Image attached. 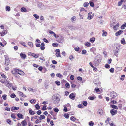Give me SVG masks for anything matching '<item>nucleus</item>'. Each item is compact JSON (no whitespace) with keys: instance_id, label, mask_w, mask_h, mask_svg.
Masks as SVG:
<instances>
[{"instance_id":"423d86ee","label":"nucleus","mask_w":126,"mask_h":126,"mask_svg":"<svg viewBox=\"0 0 126 126\" xmlns=\"http://www.w3.org/2000/svg\"><path fill=\"white\" fill-rule=\"evenodd\" d=\"M5 65L6 66L8 65L9 64V60L7 56L5 57Z\"/></svg>"},{"instance_id":"ea45409f","label":"nucleus","mask_w":126,"mask_h":126,"mask_svg":"<svg viewBox=\"0 0 126 126\" xmlns=\"http://www.w3.org/2000/svg\"><path fill=\"white\" fill-rule=\"evenodd\" d=\"M57 77H59L60 78H61L62 76L60 73H57L56 75Z\"/></svg>"},{"instance_id":"ddd939ff","label":"nucleus","mask_w":126,"mask_h":126,"mask_svg":"<svg viewBox=\"0 0 126 126\" xmlns=\"http://www.w3.org/2000/svg\"><path fill=\"white\" fill-rule=\"evenodd\" d=\"M92 14V12H91L89 13L88 14V17L87 19L89 20H90L93 18L92 16L91 15Z\"/></svg>"},{"instance_id":"c9c22d12","label":"nucleus","mask_w":126,"mask_h":126,"mask_svg":"<svg viewBox=\"0 0 126 126\" xmlns=\"http://www.w3.org/2000/svg\"><path fill=\"white\" fill-rule=\"evenodd\" d=\"M89 3L90 5L92 7H93L94 6V4L93 2H92L91 1H90L89 2Z\"/></svg>"},{"instance_id":"5701e85b","label":"nucleus","mask_w":126,"mask_h":126,"mask_svg":"<svg viewBox=\"0 0 126 126\" xmlns=\"http://www.w3.org/2000/svg\"><path fill=\"white\" fill-rule=\"evenodd\" d=\"M11 73L14 74H15L16 73V68H14L11 71Z\"/></svg>"},{"instance_id":"b1692460","label":"nucleus","mask_w":126,"mask_h":126,"mask_svg":"<svg viewBox=\"0 0 126 126\" xmlns=\"http://www.w3.org/2000/svg\"><path fill=\"white\" fill-rule=\"evenodd\" d=\"M17 116L20 119H23V115L20 113H18L17 114Z\"/></svg>"},{"instance_id":"a211bd4d","label":"nucleus","mask_w":126,"mask_h":126,"mask_svg":"<svg viewBox=\"0 0 126 126\" xmlns=\"http://www.w3.org/2000/svg\"><path fill=\"white\" fill-rule=\"evenodd\" d=\"M21 124L23 126H25L27 125V123L25 120H24L22 122Z\"/></svg>"},{"instance_id":"c756f323","label":"nucleus","mask_w":126,"mask_h":126,"mask_svg":"<svg viewBox=\"0 0 126 126\" xmlns=\"http://www.w3.org/2000/svg\"><path fill=\"white\" fill-rule=\"evenodd\" d=\"M96 98V97L95 96H90L88 98L89 99L91 100H93L95 99Z\"/></svg>"},{"instance_id":"bf43d9fd","label":"nucleus","mask_w":126,"mask_h":126,"mask_svg":"<svg viewBox=\"0 0 126 126\" xmlns=\"http://www.w3.org/2000/svg\"><path fill=\"white\" fill-rule=\"evenodd\" d=\"M64 116L65 118L66 119H68L69 118V114H64Z\"/></svg>"},{"instance_id":"338daca9","label":"nucleus","mask_w":126,"mask_h":126,"mask_svg":"<svg viewBox=\"0 0 126 126\" xmlns=\"http://www.w3.org/2000/svg\"><path fill=\"white\" fill-rule=\"evenodd\" d=\"M43 40L44 42L47 43H48L49 42L45 38H44Z\"/></svg>"},{"instance_id":"69168bd1","label":"nucleus","mask_w":126,"mask_h":126,"mask_svg":"<svg viewBox=\"0 0 126 126\" xmlns=\"http://www.w3.org/2000/svg\"><path fill=\"white\" fill-rule=\"evenodd\" d=\"M114 69L113 68H111L110 70V72L111 73H113L114 72Z\"/></svg>"},{"instance_id":"a18cd8bd","label":"nucleus","mask_w":126,"mask_h":126,"mask_svg":"<svg viewBox=\"0 0 126 126\" xmlns=\"http://www.w3.org/2000/svg\"><path fill=\"white\" fill-rule=\"evenodd\" d=\"M28 45L31 47H32L33 46V43L31 42H29L28 43Z\"/></svg>"},{"instance_id":"39448f33","label":"nucleus","mask_w":126,"mask_h":126,"mask_svg":"<svg viewBox=\"0 0 126 126\" xmlns=\"http://www.w3.org/2000/svg\"><path fill=\"white\" fill-rule=\"evenodd\" d=\"M57 41L61 43H63L64 41L63 37L62 36H59L58 35H57V38L56 39Z\"/></svg>"},{"instance_id":"aec40b11","label":"nucleus","mask_w":126,"mask_h":126,"mask_svg":"<svg viewBox=\"0 0 126 126\" xmlns=\"http://www.w3.org/2000/svg\"><path fill=\"white\" fill-rule=\"evenodd\" d=\"M19 94L22 97H25L26 96L25 95H24L20 91L19 92Z\"/></svg>"},{"instance_id":"7ed1b4c3","label":"nucleus","mask_w":126,"mask_h":126,"mask_svg":"<svg viewBox=\"0 0 126 126\" xmlns=\"http://www.w3.org/2000/svg\"><path fill=\"white\" fill-rule=\"evenodd\" d=\"M118 46H117L114 50V53L115 55L117 57H118V53L119 51V49L120 48V46L119 45H117Z\"/></svg>"},{"instance_id":"f8f14e48","label":"nucleus","mask_w":126,"mask_h":126,"mask_svg":"<svg viewBox=\"0 0 126 126\" xmlns=\"http://www.w3.org/2000/svg\"><path fill=\"white\" fill-rule=\"evenodd\" d=\"M123 31L120 30L119 31L115 33V35L116 36L120 35L123 32Z\"/></svg>"},{"instance_id":"473e14b6","label":"nucleus","mask_w":126,"mask_h":126,"mask_svg":"<svg viewBox=\"0 0 126 126\" xmlns=\"http://www.w3.org/2000/svg\"><path fill=\"white\" fill-rule=\"evenodd\" d=\"M21 12H26L27 11V10L24 7H22L21 9Z\"/></svg>"},{"instance_id":"c85d7f7f","label":"nucleus","mask_w":126,"mask_h":126,"mask_svg":"<svg viewBox=\"0 0 126 126\" xmlns=\"http://www.w3.org/2000/svg\"><path fill=\"white\" fill-rule=\"evenodd\" d=\"M119 26V24L118 23H117V24L113 27V28L115 30H117V28Z\"/></svg>"},{"instance_id":"393cba45","label":"nucleus","mask_w":126,"mask_h":126,"mask_svg":"<svg viewBox=\"0 0 126 126\" xmlns=\"http://www.w3.org/2000/svg\"><path fill=\"white\" fill-rule=\"evenodd\" d=\"M96 51V49L94 47H92L90 49V51L91 52H93V53Z\"/></svg>"},{"instance_id":"0e129e2a","label":"nucleus","mask_w":126,"mask_h":126,"mask_svg":"<svg viewBox=\"0 0 126 126\" xmlns=\"http://www.w3.org/2000/svg\"><path fill=\"white\" fill-rule=\"evenodd\" d=\"M11 117L14 119L16 118V116L14 114H11Z\"/></svg>"},{"instance_id":"e433bc0d","label":"nucleus","mask_w":126,"mask_h":126,"mask_svg":"<svg viewBox=\"0 0 126 126\" xmlns=\"http://www.w3.org/2000/svg\"><path fill=\"white\" fill-rule=\"evenodd\" d=\"M6 10L7 11H9L10 10V8L9 6H6Z\"/></svg>"},{"instance_id":"49530a36","label":"nucleus","mask_w":126,"mask_h":126,"mask_svg":"<svg viewBox=\"0 0 126 126\" xmlns=\"http://www.w3.org/2000/svg\"><path fill=\"white\" fill-rule=\"evenodd\" d=\"M82 104L84 106H86L87 105V103L86 101H84L83 102Z\"/></svg>"},{"instance_id":"2f4dec72","label":"nucleus","mask_w":126,"mask_h":126,"mask_svg":"<svg viewBox=\"0 0 126 126\" xmlns=\"http://www.w3.org/2000/svg\"><path fill=\"white\" fill-rule=\"evenodd\" d=\"M110 120V118H108L105 121V123L107 124H108L109 123V121Z\"/></svg>"},{"instance_id":"72a5a7b5","label":"nucleus","mask_w":126,"mask_h":126,"mask_svg":"<svg viewBox=\"0 0 126 126\" xmlns=\"http://www.w3.org/2000/svg\"><path fill=\"white\" fill-rule=\"evenodd\" d=\"M70 120L73 121H75L76 120V119L74 116H71L70 118Z\"/></svg>"},{"instance_id":"680f3d73","label":"nucleus","mask_w":126,"mask_h":126,"mask_svg":"<svg viewBox=\"0 0 126 126\" xmlns=\"http://www.w3.org/2000/svg\"><path fill=\"white\" fill-rule=\"evenodd\" d=\"M41 113V111L40 110H39L37 111L36 112L37 114L38 115H40Z\"/></svg>"},{"instance_id":"6ab92c4d","label":"nucleus","mask_w":126,"mask_h":126,"mask_svg":"<svg viewBox=\"0 0 126 126\" xmlns=\"http://www.w3.org/2000/svg\"><path fill=\"white\" fill-rule=\"evenodd\" d=\"M95 40V38L94 37H93L90 39L89 40V41L90 42L93 43L94 42Z\"/></svg>"},{"instance_id":"f3484780","label":"nucleus","mask_w":126,"mask_h":126,"mask_svg":"<svg viewBox=\"0 0 126 126\" xmlns=\"http://www.w3.org/2000/svg\"><path fill=\"white\" fill-rule=\"evenodd\" d=\"M7 31L6 30H5L4 31H3L1 32L0 33V34H1L2 36H3L6 34L7 33Z\"/></svg>"},{"instance_id":"5fc2aeb1","label":"nucleus","mask_w":126,"mask_h":126,"mask_svg":"<svg viewBox=\"0 0 126 126\" xmlns=\"http://www.w3.org/2000/svg\"><path fill=\"white\" fill-rule=\"evenodd\" d=\"M6 96L7 95L6 94H4L2 96L3 99L4 100H6Z\"/></svg>"},{"instance_id":"79ce46f5","label":"nucleus","mask_w":126,"mask_h":126,"mask_svg":"<svg viewBox=\"0 0 126 126\" xmlns=\"http://www.w3.org/2000/svg\"><path fill=\"white\" fill-rule=\"evenodd\" d=\"M94 122L92 121L90 122L89 123V125L90 126H93L94 125Z\"/></svg>"},{"instance_id":"6e6d98bb","label":"nucleus","mask_w":126,"mask_h":126,"mask_svg":"<svg viewBox=\"0 0 126 126\" xmlns=\"http://www.w3.org/2000/svg\"><path fill=\"white\" fill-rule=\"evenodd\" d=\"M105 67L106 68L109 69L110 68V65L108 64H106L105 65Z\"/></svg>"},{"instance_id":"e2e57ef3","label":"nucleus","mask_w":126,"mask_h":126,"mask_svg":"<svg viewBox=\"0 0 126 126\" xmlns=\"http://www.w3.org/2000/svg\"><path fill=\"white\" fill-rule=\"evenodd\" d=\"M87 52L86 50H83L82 51V53L83 54H85Z\"/></svg>"},{"instance_id":"37998d69","label":"nucleus","mask_w":126,"mask_h":126,"mask_svg":"<svg viewBox=\"0 0 126 126\" xmlns=\"http://www.w3.org/2000/svg\"><path fill=\"white\" fill-rule=\"evenodd\" d=\"M33 16L36 18V19H38L39 18V16L37 14H34Z\"/></svg>"},{"instance_id":"2eb2a0df","label":"nucleus","mask_w":126,"mask_h":126,"mask_svg":"<svg viewBox=\"0 0 126 126\" xmlns=\"http://www.w3.org/2000/svg\"><path fill=\"white\" fill-rule=\"evenodd\" d=\"M19 109V107H12V108L11 109V111H13V110H17Z\"/></svg>"},{"instance_id":"a878e982","label":"nucleus","mask_w":126,"mask_h":126,"mask_svg":"<svg viewBox=\"0 0 126 126\" xmlns=\"http://www.w3.org/2000/svg\"><path fill=\"white\" fill-rule=\"evenodd\" d=\"M85 45L87 47H90L91 46V44L90 42H87L85 43Z\"/></svg>"},{"instance_id":"4be33fe9","label":"nucleus","mask_w":126,"mask_h":126,"mask_svg":"<svg viewBox=\"0 0 126 126\" xmlns=\"http://www.w3.org/2000/svg\"><path fill=\"white\" fill-rule=\"evenodd\" d=\"M110 106L112 108L116 109H118V107L114 105H110Z\"/></svg>"},{"instance_id":"4c0bfd02","label":"nucleus","mask_w":126,"mask_h":126,"mask_svg":"<svg viewBox=\"0 0 126 126\" xmlns=\"http://www.w3.org/2000/svg\"><path fill=\"white\" fill-rule=\"evenodd\" d=\"M10 96L11 98H14L16 97V95L14 94L13 93L10 95Z\"/></svg>"},{"instance_id":"dca6fc26","label":"nucleus","mask_w":126,"mask_h":126,"mask_svg":"<svg viewBox=\"0 0 126 126\" xmlns=\"http://www.w3.org/2000/svg\"><path fill=\"white\" fill-rule=\"evenodd\" d=\"M20 55L21 57L23 59H25L26 57V54H23L22 53H20Z\"/></svg>"},{"instance_id":"4468645a","label":"nucleus","mask_w":126,"mask_h":126,"mask_svg":"<svg viewBox=\"0 0 126 126\" xmlns=\"http://www.w3.org/2000/svg\"><path fill=\"white\" fill-rule=\"evenodd\" d=\"M31 54H32V55L35 57V58H38V57L39 56V54H35L34 53H31Z\"/></svg>"},{"instance_id":"7c9ffc66","label":"nucleus","mask_w":126,"mask_h":126,"mask_svg":"<svg viewBox=\"0 0 126 126\" xmlns=\"http://www.w3.org/2000/svg\"><path fill=\"white\" fill-rule=\"evenodd\" d=\"M43 4L42 2H39L38 5V7L40 8H41Z\"/></svg>"},{"instance_id":"09e8293b","label":"nucleus","mask_w":126,"mask_h":126,"mask_svg":"<svg viewBox=\"0 0 126 126\" xmlns=\"http://www.w3.org/2000/svg\"><path fill=\"white\" fill-rule=\"evenodd\" d=\"M125 77V75H122L121 76V77L120 78V79L121 80L123 81L124 80V79L123 78H124Z\"/></svg>"},{"instance_id":"8fccbe9b","label":"nucleus","mask_w":126,"mask_h":126,"mask_svg":"<svg viewBox=\"0 0 126 126\" xmlns=\"http://www.w3.org/2000/svg\"><path fill=\"white\" fill-rule=\"evenodd\" d=\"M53 110L55 112H58L59 111V109L57 108H54Z\"/></svg>"},{"instance_id":"de8ad7c7","label":"nucleus","mask_w":126,"mask_h":126,"mask_svg":"<svg viewBox=\"0 0 126 126\" xmlns=\"http://www.w3.org/2000/svg\"><path fill=\"white\" fill-rule=\"evenodd\" d=\"M89 4L87 2H85L83 6L85 7L88 6L89 5Z\"/></svg>"},{"instance_id":"864d4df0","label":"nucleus","mask_w":126,"mask_h":126,"mask_svg":"<svg viewBox=\"0 0 126 126\" xmlns=\"http://www.w3.org/2000/svg\"><path fill=\"white\" fill-rule=\"evenodd\" d=\"M71 19L72 21V22H74V21H75L76 20V17L74 16L72 17L71 18Z\"/></svg>"},{"instance_id":"603ef678","label":"nucleus","mask_w":126,"mask_h":126,"mask_svg":"<svg viewBox=\"0 0 126 126\" xmlns=\"http://www.w3.org/2000/svg\"><path fill=\"white\" fill-rule=\"evenodd\" d=\"M35 108L37 110H39L40 109V107L39 105L38 104H36L35 105Z\"/></svg>"},{"instance_id":"a19ab883","label":"nucleus","mask_w":126,"mask_h":126,"mask_svg":"<svg viewBox=\"0 0 126 126\" xmlns=\"http://www.w3.org/2000/svg\"><path fill=\"white\" fill-rule=\"evenodd\" d=\"M78 107L79 108H82L83 107V106L82 104H79L78 106Z\"/></svg>"},{"instance_id":"9b49d317","label":"nucleus","mask_w":126,"mask_h":126,"mask_svg":"<svg viewBox=\"0 0 126 126\" xmlns=\"http://www.w3.org/2000/svg\"><path fill=\"white\" fill-rule=\"evenodd\" d=\"M69 98L73 100L74 99L75 97V95L73 93H71L69 96Z\"/></svg>"},{"instance_id":"6e6552de","label":"nucleus","mask_w":126,"mask_h":126,"mask_svg":"<svg viewBox=\"0 0 126 126\" xmlns=\"http://www.w3.org/2000/svg\"><path fill=\"white\" fill-rule=\"evenodd\" d=\"M110 112L112 115H114L117 113V110L113 109H112L110 110Z\"/></svg>"},{"instance_id":"f704fd0d","label":"nucleus","mask_w":126,"mask_h":126,"mask_svg":"<svg viewBox=\"0 0 126 126\" xmlns=\"http://www.w3.org/2000/svg\"><path fill=\"white\" fill-rule=\"evenodd\" d=\"M124 1V0H121L120 1L118 2V5L120 6L122 4V3Z\"/></svg>"},{"instance_id":"c03bdc74","label":"nucleus","mask_w":126,"mask_h":126,"mask_svg":"<svg viewBox=\"0 0 126 126\" xmlns=\"http://www.w3.org/2000/svg\"><path fill=\"white\" fill-rule=\"evenodd\" d=\"M52 46L54 47H56L58 46V44L56 43H54L52 44Z\"/></svg>"},{"instance_id":"20e7f679","label":"nucleus","mask_w":126,"mask_h":126,"mask_svg":"<svg viewBox=\"0 0 126 126\" xmlns=\"http://www.w3.org/2000/svg\"><path fill=\"white\" fill-rule=\"evenodd\" d=\"M100 61L97 57H95L93 63V65L95 66H98L100 63Z\"/></svg>"},{"instance_id":"f03ea898","label":"nucleus","mask_w":126,"mask_h":126,"mask_svg":"<svg viewBox=\"0 0 126 126\" xmlns=\"http://www.w3.org/2000/svg\"><path fill=\"white\" fill-rule=\"evenodd\" d=\"M108 95H109L110 97V100H112L118 96V94L114 91H112L109 94H108Z\"/></svg>"},{"instance_id":"f257e3e1","label":"nucleus","mask_w":126,"mask_h":126,"mask_svg":"<svg viewBox=\"0 0 126 126\" xmlns=\"http://www.w3.org/2000/svg\"><path fill=\"white\" fill-rule=\"evenodd\" d=\"M60 97L58 94H54L52 97V100L54 103L55 104H58L60 101Z\"/></svg>"},{"instance_id":"13d9d810","label":"nucleus","mask_w":126,"mask_h":126,"mask_svg":"<svg viewBox=\"0 0 126 126\" xmlns=\"http://www.w3.org/2000/svg\"><path fill=\"white\" fill-rule=\"evenodd\" d=\"M79 49L80 48L79 47H76L74 48L75 50L76 51H79Z\"/></svg>"},{"instance_id":"1a4fd4ad","label":"nucleus","mask_w":126,"mask_h":126,"mask_svg":"<svg viewBox=\"0 0 126 126\" xmlns=\"http://www.w3.org/2000/svg\"><path fill=\"white\" fill-rule=\"evenodd\" d=\"M29 113L30 115H34L35 114V111H32V109L30 108L29 109Z\"/></svg>"},{"instance_id":"bb28decb","label":"nucleus","mask_w":126,"mask_h":126,"mask_svg":"<svg viewBox=\"0 0 126 126\" xmlns=\"http://www.w3.org/2000/svg\"><path fill=\"white\" fill-rule=\"evenodd\" d=\"M126 27V23L123 24L121 27V29H124Z\"/></svg>"},{"instance_id":"052dcab7","label":"nucleus","mask_w":126,"mask_h":126,"mask_svg":"<svg viewBox=\"0 0 126 126\" xmlns=\"http://www.w3.org/2000/svg\"><path fill=\"white\" fill-rule=\"evenodd\" d=\"M55 83L57 85H59L60 84V81H55Z\"/></svg>"},{"instance_id":"0eeeda50","label":"nucleus","mask_w":126,"mask_h":126,"mask_svg":"<svg viewBox=\"0 0 126 126\" xmlns=\"http://www.w3.org/2000/svg\"><path fill=\"white\" fill-rule=\"evenodd\" d=\"M55 52L56 53L55 55L56 57H61V55L60 54V50L59 49H57L56 50Z\"/></svg>"},{"instance_id":"58836bf2","label":"nucleus","mask_w":126,"mask_h":126,"mask_svg":"<svg viewBox=\"0 0 126 126\" xmlns=\"http://www.w3.org/2000/svg\"><path fill=\"white\" fill-rule=\"evenodd\" d=\"M121 43L123 44H125V39L124 38H122V40L121 41Z\"/></svg>"},{"instance_id":"412c9836","label":"nucleus","mask_w":126,"mask_h":126,"mask_svg":"<svg viewBox=\"0 0 126 126\" xmlns=\"http://www.w3.org/2000/svg\"><path fill=\"white\" fill-rule=\"evenodd\" d=\"M98 112L99 114L101 115L102 114L103 111V110L101 109H99L98 110Z\"/></svg>"},{"instance_id":"9d476101","label":"nucleus","mask_w":126,"mask_h":126,"mask_svg":"<svg viewBox=\"0 0 126 126\" xmlns=\"http://www.w3.org/2000/svg\"><path fill=\"white\" fill-rule=\"evenodd\" d=\"M5 85L7 87L10 88L11 87V84L8 81H7L5 83Z\"/></svg>"},{"instance_id":"4d7b16f0","label":"nucleus","mask_w":126,"mask_h":126,"mask_svg":"<svg viewBox=\"0 0 126 126\" xmlns=\"http://www.w3.org/2000/svg\"><path fill=\"white\" fill-rule=\"evenodd\" d=\"M69 58L70 60L72 61L73 60L74 58L72 55H71L69 56Z\"/></svg>"},{"instance_id":"3c124183","label":"nucleus","mask_w":126,"mask_h":126,"mask_svg":"<svg viewBox=\"0 0 126 126\" xmlns=\"http://www.w3.org/2000/svg\"><path fill=\"white\" fill-rule=\"evenodd\" d=\"M107 32H104L102 34V36H106L107 35Z\"/></svg>"},{"instance_id":"cd10ccee","label":"nucleus","mask_w":126,"mask_h":126,"mask_svg":"<svg viewBox=\"0 0 126 126\" xmlns=\"http://www.w3.org/2000/svg\"><path fill=\"white\" fill-rule=\"evenodd\" d=\"M45 116L44 115H42L40 116L39 119L40 120H41L45 119Z\"/></svg>"},{"instance_id":"774afa93","label":"nucleus","mask_w":126,"mask_h":126,"mask_svg":"<svg viewBox=\"0 0 126 126\" xmlns=\"http://www.w3.org/2000/svg\"><path fill=\"white\" fill-rule=\"evenodd\" d=\"M46 106L45 105H43L42 108V110H46Z\"/></svg>"}]
</instances>
